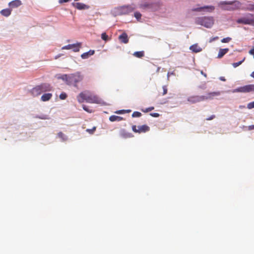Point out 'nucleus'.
Masks as SVG:
<instances>
[{
	"label": "nucleus",
	"mask_w": 254,
	"mask_h": 254,
	"mask_svg": "<svg viewBox=\"0 0 254 254\" xmlns=\"http://www.w3.org/2000/svg\"><path fill=\"white\" fill-rule=\"evenodd\" d=\"M240 108H245V106H240Z\"/></svg>",
	"instance_id": "nucleus-47"
},
{
	"label": "nucleus",
	"mask_w": 254,
	"mask_h": 254,
	"mask_svg": "<svg viewBox=\"0 0 254 254\" xmlns=\"http://www.w3.org/2000/svg\"><path fill=\"white\" fill-rule=\"evenodd\" d=\"M96 127H92V128L91 129H87L86 130V131L88 132L90 134H93V133L95 132V131L96 130Z\"/></svg>",
	"instance_id": "nucleus-28"
},
{
	"label": "nucleus",
	"mask_w": 254,
	"mask_h": 254,
	"mask_svg": "<svg viewBox=\"0 0 254 254\" xmlns=\"http://www.w3.org/2000/svg\"><path fill=\"white\" fill-rule=\"evenodd\" d=\"M144 55V53L143 51L135 52L133 53V56L138 58L143 57Z\"/></svg>",
	"instance_id": "nucleus-23"
},
{
	"label": "nucleus",
	"mask_w": 254,
	"mask_h": 254,
	"mask_svg": "<svg viewBox=\"0 0 254 254\" xmlns=\"http://www.w3.org/2000/svg\"><path fill=\"white\" fill-rule=\"evenodd\" d=\"M162 88L163 89V95H164L166 94L167 93V91H168L167 87V86L164 85L162 87Z\"/></svg>",
	"instance_id": "nucleus-35"
},
{
	"label": "nucleus",
	"mask_w": 254,
	"mask_h": 254,
	"mask_svg": "<svg viewBox=\"0 0 254 254\" xmlns=\"http://www.w3.org/2000/svg\"><path fill=\"white\" fill-rule=\"evenodd\" d=\"M251 76L254 78V71L252 72V73L251 74Z\"/></svg>",
	"instance_id": "nucleus-45"
},
{
	"label": "nucleus",
	"mask_w": 254,
	"mask_h": 254,
	"mask_svg": "<svg viewBox=\"0 0 254 254\" xmlns=\"http://www.w3.org/2000/svg\"><path fill=\"white\" fill-rule=\"evenodd\" d=\"M228 51H229V49H228V48L220 49L219 51V53H218V54L217 56V58H222L224 56V55H225Z\"/></svg>",
	"instance_id": "nucleus-18"
},
{
	"label": "nucleus",
	"mask_w": 254,
	"mask_h": 254,
	"mask_svg": "<svg viewBox=\"0 0 254 254\" xmlns=\"http://www.w3.org/2000/svg\"><path fill=\"white\" fill-rule=\"evenodd\" d=\"M52 96V93H45L41 96V100L44 102L49 101Z\"/></svg>",
	"instance_id": "nucleus-20"
},
{
	"label": "nucleus",
	"mask_w": 254,
	"mask_h": 254,
	"mask_svg": "<svg viewBox=\"0 0 254 254\" xmlns=\"http://www.w3.org/2000/svg\"><path fill=\"white\" fill-rule=\"evenodd\" d=\"M169 46L170 48H171V49H174V47H171L170 45H169Z\"/></svg>",
	"instance_id": "nucleus-48"
},
{
	"label": "nucleus",
	"mask_w": 254,
	"mask_h": 254,
	"mask_svg": "<svg viewBox=\"0 0 254 254\" xmlns=\"http://www.w3.org/2000/svg\"><path fill=\"white\" fill-rule=\"evenodd\" d=\"M119 39L123 43L127 44L128 42L127 35L126 33H123L119 37Z\"/></svg>",
	"instance_id": "nucleus-16"
},
{
	"label": "nucleus",
	"mask_w": 254,
	"mask_h": 254,
	"mask_svg": "<svg viewBox=\"0 0 254 254\" xmlns=\"http://www.w3.org/2000/svg\"><path fill=\"white\" fill-rule=\"evenodd\" d=\"M150 115L153 117H158L159 116V114L157 113H151Z\"/></svg>",
	"instance_id": "nucleus-37"
},
{
	"label": "nucleus",
	"mask_w": 254,
	"mask_h": 254,
	"mask_svg": "<svg viewBox=\"0 0 254 254\" xmlns=\"http://www.w3.org/2000/svg\"><path fill=\"white\" fill-rule=\"evenodd\" d=\"M21 4L22 2L20 0H14L8 3V5L12 8L17 7Z\"/></svg>",
	"instance_id": "nucleus-15"
},
{
	"label": "nucleus",
	"mask_w": 254,
	"mask_h": 254,
	"mask_svg": "<svg viewBox=\"0 0 254 254\" xmlns=\"http://www.w3.org/2000/svg\"><path fill=\"white\" fill-rule=\"evenodd\" d=\"M248 10L253 11L254 10V5H252L251 7L248 8Z\"/></svg>",
	"instance_id": "nucleus-43"
},
{
	"label": "nucleus",
	"mask_w": 254,
	"mask_h": 254,
	"mask_svg": "<svg viewBox=\"0 0 254 254\" xmlns=\"http://www.w3.org/2000/svg\"><path fill=\"white\" fill-rule=\"evenodd\" d=\"M67 95L65 93H62L60 95V98L62 100H64L66 98Z\"/></svg>",
	"instance_id": "nucleus-33"
},
{
	"label": "nucleus",
	"mask_w": 254,
	"mask_h": 254,
	"mask_svg": "<svg viewBox=\"0 0 254 254\" xmlns=\"http://www.w3.org/2000/svg\"><path fill=\"white\" fill-rule=\"evenodd\" d=\"M82 108L84 110H85V111H86L88 113H91L93 112V110L92 109H89L88 107H87L85 105H82Z\"/></svg>",
	"instance_id": "nucleus-27"
},
{
	"label": "nucleus",
	"mask_w": 254,
	"mask_h": 254,
	"mask_svg": "<svg viewBox=\"0 0 254 254\" xmlns=\"http://www.w3.org/2000/svg\"><path fill=\"white\" fill-rule=\"evenodd\" d=\"M219 79H220V80H221V81H226L225 78L224 77H223V76L220 77Z\"/></svg>",
	"instance_id": "nucleus-42"
},
{
	"label": "nucleus",
	"mask_w": 254,
	"mask_h": 254,
	"mask_svg": "<svg viewBox=\"0 0 254 254\" xmlns=\"http://www.w3.org/2000/svg\"><path fill=\"white\" fill-rule=\"evenodd\" d=\"M251 92H254V84H249L245 85L244 86L240 87L236 89H235L232 91L233 93H248Z\"/></svg>",
	"instance_id": "nucleus-6"
},
{
	"label": "nucleus",
	"mask_w": 254,
	"mask_h": 254,
	"mask_svg": "<svg viewBox=\"0 0 254 254\" xmlns=\"http://www.w3.org/2000/svg\"><path fill=\"white\" fill-rule=\"evenodd\" d=\"M154 109L153 107H150L145 109H142L141 111L144 113H147L153 110Z\"/></svg>",
	"instance_id": "nucleus-32"
},
{
	"label": "nucleus",
	"mask_w": 254,
	"mask_h": 254,
	"mask_svg": "<svg viewBox=\"0 0 254 254\" xmlns=\"http://www.w3.org/2000/svg\"><path fill=\"white\" fill-rule=\"evenodd\" d=\"M141 115L142 114L140 112L135 111L132 113L131 116L132 118L140 117L141 116Z\"/></svg>",
	"instance_id": "nucleus-25"
},
{
	"label": "nucleus",
	"mask_w": 254,
	"mask_h": 254,
	"mask_svg": "<svg viewBox=\"0 0 254 254\" xmlns=\"http://www.w3.org/2000/svg\"><path fill=\"white\" fill-rule=\"evenodd\" d=\"M214 19L212 17L204 16L197 17L195 19L197 24L203 26L206 28H211L214 24Z\"/></svg>",
	"instance_id": "nucleus-4"
},
{
	"label": "nucleus",
	"mask_w": 254,
	"mask_h": 254,
	"mask_svg": "<svg viewBox=\"0 0 254 254\" xmlns=\"http://www.w3.org/2000/svg\"><path fill=\"white\" fill-rule=\"evenodd\" d=\"M126 113H129L131 111L130 110H126Z\"/></svg>",
	"instance_id": "nucleus-46"
},
{
	"label": "nucleus",
	"mask_w": 254,
	"mask_h": 254,
	"mask_svg": "<svg viewBox=\"0 0 254 254\" xmlns=\"http://www.w3.org/2000/svg\"><path fill=\"white\" fill-rule=\"evenodd\" d=\"M101 38L105 41H107L109 40L108 36L106 34V33H103L101 34Z\"/></svg>",
	"instance_id": "nucleus-26"
},
{
	"label": "nucleus",
	"mask_w": 254,
	"mask_h": 254,
	"mask_svg": "<svg viewBox=\"0 0 254 254\" xmlns=\"http://www.w3.org/2000/svg\"><path fill=\"white\" fill-rule=\"evenodd\" d=\"M188 100L191 103H195L197 102L203 101V99L202 96H193L190 97Z\"/></svg>",
	"instance_id": "nucleus-14"
},
{
	"label": "nucleus",
	"mask_w": 254,
	"mask_h": 254,
	"mask_svg": "<svg viewBox=\"0 0 254 254\" xmlns=\"http://www.w3.org/2000/svg\"><path fill=\"white\" fill-rule=\"evenodd\" d=\"M237 22L254 26V14L249 13L246 16L237 19Z\"/></svg>",
	"instance_id": "nucleus-5"
},
{
	"label": "nucleus",
	"mask_w": 254,
	"mask_h": 254,
	"mask_svg": "<svg viewBox=\"0 0 254 254\" xmlns=\"http://www.w3.org/2000/svg\"><path fill=\"white\" fill-rule=\"evenodd\" d=\"M72 5L73 7L79 10L87 9L89 8V6L81 2L72 3Z\"/></svg>",
	"instance_id": "nucleus-13"
},
{
	"label": "nucleus",
	"mask_w": 254,
	"mask_h": 254,
	"mask_svg": "<svg viewBox=\"0 0 254 254\" xmlns=\"http://www.w3.org/2000/svg\"><path fill=\"white\" fill-rule=\"evenodd\" d=\"M135 7L131 5H124L120 7L121 13L123 14H128L134 10Z\"/></svg>",
	"instance_id": "nucleus-11"
},
{
	"label": "nucleus",
	"mask_w": 254,
	"mask_h": 254,
	"mask_svg": "<svg viewBox=\"0 0 254 254\" xmlns=\"http://www.w3.org/2000/svg\"><path fill=\"white\" fill-rule=\"evenodd\" d=\"M77 99L79 103L85 101L87 103L93 104H102V100L98 96L92 94L89 91L81 92L77 96Z\"/></svg>",
	"instance_id": "nucleus-1"
},
{
	"label": "nucleus",
	"mask_w": 254,
	"mask_h": 254,
	"mask_svg": "<svg viewBox=\"0 0 254 254\" xmlns=\"http://www.w3.org/2000/svg\"><path fill=\"white\" fill-rule=\"evenodd\" d=\"M221 3L223 4H231V2H227V1H223Z\"/></svg>",
	"instance_id": "nucleus-44"
},
{
	"label": "nucleus",
	"mask_w": 254,
	"mask_h": 254,
	"mask_svg": "<svg viewBox=\"0 0 254 254\" xmlns=\"http://www.w3.org/2000/svg\"><path fill=\"white\" fill-rule=\"evenodd\" d=\"M215 118V116L213 115H211V116H210L209 118H207L206 120H207V121L212 120L213 119H214Z\"/></svg>",
	"instance_id": "nucleus-38"
},
{
	"label": "nucleus",
	"mask_w": 254,
	"mask_h": 254,
	"mask_svg": "<svg viewBox=\"0 0 254 254\" xmlns=\"http://www.w3.org/2000/svg\"><path fill=\"white\" fill-rule=\"evenodd\" d=\"M59 78H61L64 80L66 84L69 85H73L75 87L77 86V83L83 80V76L79 72H77L74 73L70 74H64L62 75Z\"/></svg>",
	"instance_id": "nucleus-2"
},
{
	"label": "nucleus",
	"mask_w": 254,
	"mask_h": 254,
	"mask_svg": "<svg viewBox=\"0 0 254 254\" xmlns=\"http://www.w3.org/2000/svg\"><path fill=\"white\" fill-rule=\"evenodd\" d=\"M58 135L62 141H65L67 140L66 136L62 132H59Z\"/></svg>",
	"instance_id": "nucleus-24"
},
{
	"label": "nucleus",
	"mask_w": 254,
	"mask_h": 254,
	"mask_svg": "<svg viewBox=\"0 0 254 254\" xmlns=\"http://www.w3.org/2000/svg\"><path fill=\"white\" fill-rule=\"evenodd\" d=\"M159 7V4L157 3H147L145 2L139 5V8L142 9H149L152 11H156Z\"/></svg>",
	"instance_id": "nucleus-7"
},
{
	"label": "nucleus",
	"mask_w": 254,
	"mask_h": 254,
	"mask_svg": "<svg viewBox=\"0 0 254 254\" xmlns=\"http://www.w3.org/2000/svg\"><path fill=\"white\" fill-rule=\"evenodd\" d=\"M126 113V111L125 110H118L115 112V113L118 114H124Z\"/></svg>",
	"instance_id": "nucleus-36"
},
{
	"label": "nucleus",
	"mask_w": 254,
	"mask_h": 254,
	"mask_svg": "<svg viewBox=\"0 0 254 254\" xmlns=\"http://www.w3.org/2000/svg\"><path fill=\"white\" fill-rule=\"evenodd\" d=\"M123 119H124L123 117L115 116V115H112V116H110L109 118V120L111 122H115V121L119 122V121H121L123 120Z\"/></svg>",
	"instance_id": "nucleus-21"
},
{
	"label": "nucleus",
	"mask_w": 254,
	"mask_h": 254,
	"mask_svg": "<svg viewBox=\"0 0 254 254\" xmlns=\"http://www.w3.org/2000/svg\"><path fill=\"white\" fill-rule=\"evenodd\" d=\"M249 130L254 129V125H251L248 127Z\"/></svg>",
	"instance_id": "nucleus-41"
},
{
	"label": "nucleus",
	"mask_w": 254,
	"mask_h": 254,
	"mask_svg": "<svg viewBox=\"0 0 254 254\" xmlns=\"http://www.w3.org/2000/svg\"><path fill=\"white\" fill-rule=\"evenodd\" d=\"M132 130L135 133H142L148 131L150 130V127L146 125L139 126L137 127L135 125L132 126Z\"/></svg>",
	"instance_id": "nucleus-8"
},
{
	"label": "nucleus",
	"mask_w": 254,
	"mask_h": 254,
	"mask_svg": "<svg viewBox=\"0 0 254 254\" xmlns=\"http://www.w3.org/2000/svg\"><path fill=\"white\" fill-rule=\"evenodd\" d=\"M247 108L249 109L254 108V101L249 103L247 105Z\"/></svg>",
	"instance_id": "nucleus-34"
},
{
	"label": "nucleus",
	"mask_w": 254,
	"mask_h": 254,
	"mask_svg": "<svg viewBox=\"0 0 254 254\" xmlns=\"http://www.w3.org/2000/svg\"><path fill=\"white\" fill-rule=\"evenodd\" d=\"M80 47H81V43H77L76 44H69L66 46H64L62 47V49L63 50L72 49V50L74 52H77L79 51Z\"/></svg>",
	"instance_id": "nucleus-9"
},
{
	"label": "nucleus",
	"mask_w": 254,
	"mask_h": 254,
	"mask_svg": "<svg viewBox=\"0 0 254 254\" xmlns=\"http://www.w3.org/2000/svg\"><path fill=\"white\" fill-rule=\"evenodd\" d=\"M70 0H59V2L60 3H64V2H67L68 1H69Z\"/></svg>",
	"instance_id": "nucleus-39"
},
{
	"label": "nucleus",
	"mask_w": 254,
	"mask_h": 254,
	"mask_svg": "<svg viewBox=\"0 0 254 254\" xmlns=\"http://www.w3.org/2000/svg\"><path fill=\"white\" fill-rule=\"evenodd\" d=\"M0 13L3 16L7 17L10 15L11 13V10L9 8L3 9L0 11Z\"/></svg>",
	"instance_id": "nucleus-19"
},
{
	"label": "nucleus",
	"mask_w": 254,
	"mask_h": 254,
	"mask_svg": "<svg viewBox=\"0 0 254 254\" xmlns=\"http://www.w3.org/2000/svg\"><path fill=\"white\" fill-rule=\"evenodd\" d=\"M245 61V58H244V59L239 62H237V63H234L232 64L233 66L234 67H237V66H238L239 65H240V64H242V63Z\"/></svg>",
	"instance_id": "nucleus-29"
},
{
	"label": "nucleus",
	"mask_w": 254,
	"mask_h": 254,
	"mask_svg": "<svg viewBox=\"0 0 254 254\" xmlns=\"http://www.w3.org/2000/svg\"><path fill=\"white\" fill-rule=\"evenodd\" d=\"M220 95V92L216 91V92H211L207 94L205 96H203V101L207 100H212L216 96H219Z\"/></svg>",
	"instance_id": "nucleus-12"
},
{
	"label": "nucleus",
	"mask_w": 254,
	"mask_h": 254,
	"mask_svg": "<svg viewBox=\"0 0 254 254\" xmlns=\"http://www.w3.org/2000/svg\"><path fill=\"white\" fill-rule=\"evenodd\" d=\"M134 17L138 20L140 19L141 17V14L139 12H135L134 14Z\"/></svg>",
	"instance_id": "nucleus-31"
},
{
	"label": "nucleus",
	"mask_w": 254,
	"mask_h": 254,
	"mask_svg": "<svg viewBox=\"0 0 254 254\" xmlns=\"http://www.w3.org/2000/svg\"><path fill=\"white\" fill-rule=\"evenodd\" d=\"M215 9V7L212 5L204 6L198 8H194L192 9V11H206L207 12H211Z\"/></svg>",
	"instance_id": "nucleus-10"
},
{
	"label": "nucleus",
	"mask_w": 254,
	"mask_h": 254,
	"mask_svg": "<svg viewBox=\"0 0 254 254\" xmlns=\"http://www.w3.org/2000/svg\"><path fill=\"white\" fill-rule=\"evenodd\" d=\"M52 90V87L48 83H42L33 88L31 93L34 96H37L42 93Z\"/></svg>",
	"instance_id": "nucleus-3"
},
{
	"label": "nucleus",
	"mask_w": 254,
	"mask_h": 254,
	"mask_svg": "<svg viewBox=\"0 0 254 254\" xmlns=\"http://www.w3.org/2000/svg\"><path fill=\"white\" fill-rule=\"evenodd\" d=\"M190 50L195 53H198L201 51V48L197 44H194L190 47Z\"/></svg>",
	"instance_id": "nucleus-22"
},
{
	"label": "nucleus",
	"mask_w": 254,
	"mask_h": 254,
	"mask_svg": "<svg viewBox=\"0 0 254 254\" xmlns=\"http://www.w3.org/2000/svg\"><path fill=\"white\" fill-rule=\"evenodd\" d=\"M218 39V37H213V38H211L210 40H209V42H213V41L215 40H217Z\"/></svg>",
	"instance_id": "nucleus-40"
},
{
	"label": "nucleus",
	"mask_w": 254,
	"mask_h": 254,
	"mask_svg": "<svg viewBox=\"0 0 254 254\" xmlns=\"http://www.w3.org/2000/svg\"><path fill=\"white\" fill-rule=\"evenodd\" d=\"M94 53L95 51L94 50H90L88 52L82 54L81 56V57L83 59H86L88 58L90 56L94 55Z\"/></svg>",
	"instance_id": "nucleus-17"
},
{
	"label": "nucleus",
	"mask_w": 254,
	"mask_h": 254,
	"mask_svg": "<svg viewBox=\"0 0 254 254\" xmlns=\"http://www.w3.org/2000/svg\"><path fill=\"white\" fill-rule=\"evenodd\" d=\"M232 40L231 38L230 37H226L222 39L221 40L222 43H228Z\"/></svg>",
	"instance_id": "nucleus-30"
}]
</instances>
